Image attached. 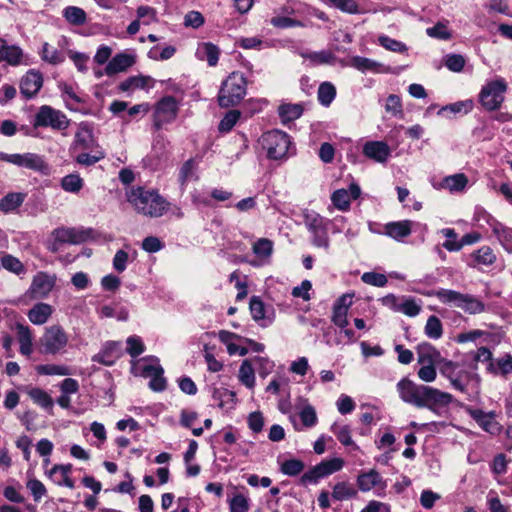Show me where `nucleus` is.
Segmentation results:
<instances>
[{"label":"nucleus","instance_id":"3","mask_svg":"<svg viewBox=\"0 0 512 512\" xmlns=\"http://www.w3.org/2000/svg\"><path fill=\"white\" fill-rule=\"evenodd\" d=\"M246 94V79L240 72L231 73L223 82L218 95L221 107L237 105Z\"/></svg>","mask_w":512,"mask_h":512},{"label":"nucleus","instance_id":"16","mask_svg":"<svg viewBox=\"0 0 512 512\" xmlns=\"http://www.w3.org/2000/svg\"><path fill=\"white\" fill-rule=\"evenodd\" d=\"M357 486L362 492H369L375 489L377 496H383L387 484L382 476L376 470L372 469L358 475Z\"/></svg>","mask_w":512,"mask_h":512},{"label":"nucleus","instance_id":"29","mask_svg":"<svg viewBox=\"0 0 512 512\" xmlns=\"http://www.w3.org/2000/svg\"><path fill=\"white\" fill-rule=\"evenodd\" d=\"M154 83V79L150 76H131L119 84V89L123 92L137 89L149 90L154 87Z\"/></svg>","mask_w":512,"mask_h":512},{"label":"nucleus","instance_id":"35","mask_svg":"<svg viewBox=\"0 0 512 512\" xmlns=\"http://www.w3.org/2000/svg\"><path fill=\"white\" fill-rule=\"evenodd\" d=\"M350 66L359 70L362 73L372 71V72H387L388 68H385L381 63L376 62L372 59L361 57V56H353L350 59Z\"/></svg>","mask_w":512,"mask_h":512},{"label":"nucleus","instance_id":"10","mask_svg":"<svg viewBox=\"0 0 512 512\" xmlns=\"http://www.w3.org/2000/svg\"><path fill=\"white\" fill-rule=\"evenodd\" d=\"M69 337L62 326L58 324L45 328L40 338V344L46 354H58L65 351Z\"/></svg>","mask_w":512,"mask_h":512},{"label":"nucleus","instance_id":"57","mask_svg":"<svg viewBox=\"0 0 512 512\" xmlns=\"http://www.w3.org/2000/svg\"><path fill=\"white\" fill-rule=\"evenodd\" d=\"M36 371L40 375H70V369L65 365L43 364L36 366Z\"/></svg>","mask_w":512,"mask_h":512},{"label":"nucleus","instance_id":"20","mask_svg":"<svg viewBox=\"0 0 512 512\" xmlns=\"http://www.w3.org/2000/svg\"><path fill=\"white\" fill-rule=\"evenodd\" d=\"M43 85V76L39 71L29 70L20 81V92L25 98L34 97Z\"/></svg>","mask_w":512,"mask_h":512},{"label":"nucleus","instance_id":"62","mask_svg":"<svg viewBox=\"0 0 512 512\" xmlns=\"http://www.w3.org/2000/svg\"><path fill=\"white\" fill-rule=\"evenodd\" d=\"M304 463L299 459H289L282 463L281 472L288 476L299 475L304 469Z\"/></svg>","mask_w":512,"mask_h":512},{"label":"nucleus","instance_id":"30","mask_svg":"<svg viewBox=\"0 0 512 512\" xmlns=\"http://www.w3.org/2000/svg\"><path fill=\"white\" fill-rule=\"evenodd\" d=\"M198 60L206 61L209 66H216L219 60L220 50L211 42H203L198 44L196 53Z\"/></svg>","mask_w":512,"mask_h":512},{"label":"nucleus","instance_id":"55","mask_svg":"<svg viewBox=\"0 0 512 512\" xmlns=\"http://www.w3.org/2000/svg\"><path fill=\"white\" fill-rule=\"evenodd\" d=\"M425 334L430 339H439L443 334V327L440 319L431 315L425 325Z\"/></svg>","mask_w":512,"mask_h":512},{"label":"nucleus","instance_id":"22","mask_svg":"<svg viewBox=\"0 0 512 512\" xmlns=\"http://www.w3.org/2000/svg\"><path fill=\"white\" fill-rule=\"evenodd\" d=\"M361 194L360 187L352 183L349 189H338L331 195L333 205L341 211H347L350 207L351 199H357Z\"/></svg>","mask_w":512,"mask_h":512},{"label":"nucleus","instance_id":"44","mask_svg":"<svg viewBox=\"0 0 512 512\" xmlns=\"http://www.w3.org/2000/svg\"><path fill=\"white\" fill-rule=\"evenodd\" d=\"M238 379L249 389L255 386V372L249 360H244L240 365Z\"/></svg>","mask_w":512,"mask_h":512},{"label":"nucleus","instance_id":"52","mask_svg":"<svg viewBox=\"0 0 512 512\" xmlns=\"http://www.w3.org/2000/svg\"><path fill=\"white\" fill-rule=\"evenodd\" d=\"M474 107V103L471 99L464 100V101H458L452 104H449L445 107H442L438 114H442L444 112H450L453 114H467L470 111H472Z\"/></svg>","mask_w":512,"mask_h":512},{"label":"nucleus","instance_id":"15","mask_svg":"<svg viewBox=\"0 0 512 512\" xmlns=\"http://www.w3.org/2000/svg\"><path fill=\"white\" fill-rule=\"evenodd\" d=\"M99 144L94 136L93 127L87 122H81L78 125L77 131L74 136L71 150H94L99 148Z\"/></svg>","mask_w":512,"mask_h":512},{"label":"nucleus","instance_id":"23","mask_svg":"<svg viewBox=\"0 0 512 512\" xmlns=\"http://www.w3.org/2000/svg\"><path fill=\"white\" fill-rule=\"evenodd\" d=\"M135 63V56L129 53L116 54L106 65L105 73L109 76L123 72Z\"/></svg>","mask_w":512,"mask_h":512},{"label":"nucleus","instance_id":"2","mask_svg":"<svg viewBox=\"0 0 512 512\" xmlns=\"http://www.w3.org/2000/svg\"><path fill=\"white\" fill-rule=\"evenodd\" d=\"M127 201L134 210L146 217H162L170 208L168 202L156 189L132 187L126 194Z\"/></svg>","mask_w":512,"mask_h":512},{"label":"nucleus","instance_id":"63","mask_svg":"<svg viewBox=\"0 0 512 512\" xmlns=\"http://www.w3.org/2000/svg\"><path fill=\"white\" fill-rule=\"evenodd\" d=\"M445 66L452 72H461L465 66V58L460 54H448L445 57Z\"/></svg>","mask_w":512,"mask_h":512},{"label":"nucleus","instance_id":"6","mask_svg":"<svg viewBox=\"0 0 512 512\" xmlns=\"http://www.w3.org/2000/svg\"><path fill=\"white\" fill-rule=\"evenodd\" d=\"M141 377L149 378L148 386L155 392H162L166 389L167 381L164 377V369L159 364V359L149 356L137 361L134 367Z\"/></svg>","mask_w":512,"mask_h":512},{"label":"nucleus","instance_id":"50","mask_svg":"<svg viewBox=\"0 0 512 512\" xmlns=\"http://www.w3.org/2000/svg\"><path fill=\"white\" fill-rule=\"evenodd\" d=\"M302 113L303 109L299 104H285L279 107V115L283 122H290L298 119Z\"/></svg>","mask_w":512,"mask_h":512},{"label":"nucleus","instance_id":"33","mask_svg":"<svg viewBox=\"0 0 512 512\" xmlns=\"http://www.w3.org/2000/svg\"><path fill=\"white\" fill-rule=\"evenodd\" d=\"M473 419L487 432L497 434L500 432V425L494 418V413H485L482 410L471 412Z\"/></svg>","mask_w":512,"mask_h":512},{"label":"nucleus","instance_id":"41","mask_svg":"<svg viewBox=\"0 0 512 512\" xmlns=\"http://www.w3.org/2000/svg\"><path fill=\"white\" fill-rule=\"evenodd\" d=\"M63 17L65 20L72 24L81 26L86 23L87 21V14L86 12L77 6H67L64 8L62 12Z\"/></svg>","mask_w":512,"mask_h":512},{"label":"nucleus","instance_id":"39","mask_svg":"<svg viewBox=\"0 0 512 512\" xmlns=\"http://www.w3.org/2000/svg\"><path fill=\"white\" fill-rule=\"evenodd\" d=\"M196 170L197 163L195 162L194 159H188L181 166L179 170L178 180L182 192L185 191L186 185L190 180L197 179Z\"/></svg>","mask_w":512,"mask_h":512},{"label":"nucleus","instance_id":"24","mask_svg":"<svg viewBox=\"0 0 512 512\" xmlns=\"http://www.w3.org/2000/svg\"><path fill=\"white\" fill-rule=\"evenodd\" d=\"M23 50L16 45H8L6 40L0 38V62H7L11 66H17L22 63Z\"/></svg>","mask_w":512,"mask_h":512},{"label":"nucleus","instance_id":"48","mask_svg":"<svg viewBox=\"0 0 512 512\" xmlns=\"http://www.w3.org/2000/svg\"><path fill=\"white\" fill-rule=\"evenodd\" d=\"M331 431L337 437L338 441L344 446H353L354 449H358V446L354 443L351 437V429L348 425H337L334 424L331 427Z\"/></svg>","mask_w":512,"mask_h":512},{"label":"nucleus","instance_id":"56","mask_svg":"<svg viewBox=\"0 0 512 512\" xmlns=\"http://www.w3.org/2000/svg\"><path fill=\"white\" fill-rule=\"evenodd\" d=\"M94 153H80L76 156L75 161L83 166H92L105 157L104 151L99 147L92 150Z\"/></svg>","mask_w":512,"mask_h":512},{"label":"nucleus","instance_id":"4","mask_svg":"<svg viewBox=\"0 0 512 512\" xmlns=\"http://www.w3.org/2000/svg\"><path fill=\"white\" fill-rule=\"evenodd\" d=\"M266 156L271 160H281L288 156L291 140L287 133L271 130L262 134L259 139Z\"/></svg>","mask_w":512,"mask_h":512},{"label":"nucleus","instance_id":"36","mask_svg":"<svg viewBox=\"0 0 512 512\" xmlns=\"http://www.w3.org/2000/svg\"><path fill=\"white\" fill-rule=\"evenodd\" d=\"M213 400L217 403L219 408L224 410H231L236 403V394L227 388H214L212 393Z\"/></svg>","mask_w":512,"mask_h":512},{"label":"nucleus","instance_id":"19","mask_svg":"<svg viewBox=\"0 0 512 512\" xmlns=\"http://www.w3.org/2000/svg\"><path fill=\"white\" fill-rule=\"evenodd\" d=\"M252 252L255 259L249 261L250 265L254 267L266 265L273 254V242L267 238H260L253 243Z\"/></svg>","mask_w":512,"mask_h":512},{"label":"nucleus","instance_id":"14","mask_svg":"<svg viewBox=\"0 0 512 512\" xmlns=\"http://www.w3.org/2000/svg\"><path fill=\"white\" fill-rule=\"evenodd\" d=\"M179 102L173 96L160 99L155 107L154 124L160 128L165 123L172 122L178 114Z\"/></svg>","mask_w":512,"mask_h":512},{"label":"nucleus","instance_id":"51","mask_svg":"<svg viewBox=\"0 0 512 512\" xmlns=\"http://www.w3.org/2000/svg\"><path fill=\"white\" fill-rule=\"evenodd\" d=\"M303 58L308 59L314 65L331 64L335 60V56L332 52L322 50L318 52L302 53Z\"/></svg>","mask_w":512,"mask_h":512},{"label":"nucleus","instance_id":"49","mask_svg":"<svg viewBox=\"0 0 512 512\" xmlns=\"http://www.w3.org/2000/svg\"><path fill=\"white\" fill-rule=\"evenodd\" d=\"M304 223L308 231L312 232L326 226L328 221L315 211H306L304 213Z\"/></svg>","mask_w":512,"mask_h":512},{"label":"nucleus","instance_id":"59","mask_svg":"<svg viewBox=\"0 0 512 512\" xmlns=\"http://www.w3.org/2000/svg\"><path fill=\"white\" fill-rule=\"evenodd\" d=\"M378 43L386 50L392 52L405 53L407 51V46L403 42H400L396 39H392L386 35L379 36Z\"/></svg>","mask_w":512,"mask_h":512},{"label":"nucleus","instance_id":"11","mask_svg":"<svg viewBox=\"0 0 512 512\" xmlns=\"http://www.w3.org/2000/svg\"><path fill=\"white\" fill-rule=\"evenodd\" d=\"M0 161L13 164L15 166L30 169L43 174H48L49 166L44 161L43 157L35 153H23V154H8L0 152Z\"/></svg>","mask_w":512,"mask_h":512},{"label":"nucleus","instance_id":"5","mask_svg":"<svg viewBox=\"0 0 512 512\" xmlns=\"http://www.w3.org/2000/svg\"><path fill=\"white\" fill-rule=\"evenodd\" d=\"M436 296L442 303L452 304L471 315L483 313L486 309L485 304L477 297L455 290L440 289L436 292Z\"/></svg>","mask_w":512,"mask_h":512},{"label":"nucleus","instance_id":"18","mask_svg":"<svg viewBox=\"0 0 512 512\" xmlns=\"http://www.w3.org/2000/svg\"><path fill=\"white\" fill-rule=\"evenodd\" d=\"M441 232L446 238H453V241H445L443 243V247L451 252L459 251L463 246L475 244L481 239V235L478 232L467 233L460 241H457V234L454 229L445 228Z\"/></svg>","mask_w":512,"mask_h":512},{"label":"nucleus","instance_id":"21","mask_svg":"<svg viewBox=\"0 0 512 512\" xmlns=\"http://www.w3.org/2000/svg\"><path fill=\"white\" fill-rule=\"evenodd\" d=\"M362 152L364 156L378 163H386L391 156L390 147L383 141H367Z\"/></svg>","mask_w":512,"mask_h":512},{"label":"nucleus","instance_id":"64","mask_svg":"<svg viewBox=\"0 0 512 512\" xmlns=\"http://www.w3.org/2000/svg\"><path fill=\"white\" fill-rule=\"evenodd\" d=\"M230 512H248L249 500L243 494L235 495L229 502Z\"/></svg>","mask_w":512,"mask_h":512},{"label":"nucleus","instance_id":"45","mask_svg":"<svg viewBox=\"0 0 512 512\" xmlns=\"http://www.w3.org/2000/svg\"><path fill=\"white\" fill-rule=\"evenodd\" d=\"M24 195L22 193H9L0 201V211L9 213L22 205Z\"/></svg>","mask_w":512,"mask_h":512},{"label":"nucleus","instance_id":"46","mask_svg":"<svg viewBox=\"0 0 512 512\" xmlns=\"http://www.w3.org/2000/svg\"><path fill=\"white\" fill-rule=\"evenodd\" d=\"M473 377L474 376L471 372L459 368L449 381L454 389L465 393L467 391L468 383Z\"/></svg>","mask_w":512,"mask_h":512},{"label":"nucleus","instance_id":"8","mask_svg":"<svg viewBox=\"0 0 512 512\" xmlns=\"http://www.w3.org/2000/svg\"><path fill=\"white\" fill-rule=\"evenodd\" d=\"M87 234L83 230L71 227H59L54 229L46 241V248L57 253L63 244H79L85 241Z\"/></svg>","mask_w":512,"mask_h":512},{"label":"nucleus","instance_id":"25","mask_svg":"<svg viewBox=\"0 0 512 512\" xmlns=\"http://www.w3.org/2000/svg\"><path fill=\"white\" fill-rule=\"evenodd\" d=\"M496 261V255L489 246H482L473 251L468 258V265L473 268L490 266Z\"/></svg>","mask_w":512,"mask_h":512},{"label":"nucleus","instance_id":"53","mask_svg":"<svg viewBox=\"0 0 512 512\" xmlns=\"http://www.w3.org/2000/svg\"><path fill=\"white\" fill-rule=\"evenodd\" d=\"M493 234L497 237L503 248L509 253L512 252V228L505 226L500 223V227H497V231H493Z\"/></svg>","mask_w":512,"mask_h":512},{"label":"nucleus","instance_id":"38","mask_svg":"<svg viewBox=\"0 0 512 512\" xmlns=\"http://www.w3.org/2000/svg\"><path fill=\"white\" fill-rule=\"evenodd\" d=\"M39 55L41 60L50 65H59L65 61L64 53L48 42L43 43Z\"/></svg>","mask_w":512,"mask_h":512},{"label":"nucleus","instance_id":"47","mask_svg":"<svg viewBox=\"0 0 512 512\" xmlns=\"http://www.w3.org/2000/svg\"><path fill=\"white\" fill-rule=\"evenodd\" d=\"M302 401L304 404L299 412V417L302 422V425L306 428L314 427L318 422L316 410L312 405L308 403L307 400Z\"/></svg>","mask_w":512,"mask_h":512},{"label":"nucleus","instance_id":"37","mask_svg":"<svg viewBox=\"0 0 512 512\" xmlns=\"http://www.w3.org/2000/svg\"><path fill=\"white\" fill-rule=\"evenodd\" d=\"M473 221L479 228H485V226H487L492 232L497 231V227L499 228L501 223L483 207L475 208Z\"/></svg>","mask_w":512,"mask_h":512},{"label":"nucleus","instance_id":"17","mask_svg":"<svg viewBox=\"0 0 512 512\" xmlns=\"http://www.w3.org/2000/svg\"><path fill=\"white\" fill-rule=\"evenodd\" d=\"M56 282V276L46 272H38L32 279L29 292L33 298H44L53 289Z\"/></svg>","mask_w":512,"mask_h":512},{"label":"nucleus","instance_id":"43","mask_svg":"<svg viewBox=\"0 0 512 512\" xmlns=\"http://www.w3.org/2000/svg\"><path fill=\"white\" fill-rule=\"evenodd\" d=\"M357 490L348 482H339L333 487L332 497L344 501L356 497Z\"/></svg>","mask_w":512,"mask_h":512},{"label":"nucleus","instance_id":"9","mask_svg":"<svg viewBox=\"0 0 512 512\" xmlns=\"http://www.w3.org/2000/svg\"><path fill=\"white\" fill-rule=\"evenodd\" d=\"M70 125L68 117L49 105L41 106L34 118V127H49L53 130H66Z\"/></svg>","mask_w":512,"mask_h":512},{"label":"nucleus","instance_id":"61","mask_svg":"<svg viewBox=\"0 0 512 512\" xmlns=\"http://www.w3.org/2000/svg\"><path fill=\"white\" fill-rule=\"evenodd\" d=\"M327 3L335 7L342 12L348 13V14H357L359 13V7L355 0H326Z\"/></svg>","mask_w":512,"mask_h":512},{"label":"nucleus","instance_id":"54","mask_svg":"<svg viewBox=\"0 0 512 512\" xmlns=\"http://www.w3.org/2000/svg\"><path fill=\"white\" fill-rule=\"evenodd\" d=\"M336 96V89L330 82H324L318 89V100L323 106H329Z\"/></svg>","mask_w":512,"mask_h":512},{"label":"nucleus","instance_id":"60","mask_svg":"<svg viewBox=\"0 0 512 512\" xmlns=\"http://www.w3.org/2000/svg\"><path fill=\"white\" fill-rule=\"evenodd\" d=\"M1 264H2L3 268H5L6 270L13 272L17 275L25 272V268H24V265L22 264V262L18 258L14 257L12 255H9V254L4 255L1 258Z\"/></svg>","mask_w":512,"mask_h":512},{"label":"nucleus","instance_id":"7","mask_svg":"<svg viewBox=\"0 0 512 512\" xmlns=\"http://www.w3.org/2000/svg\"><path fill=\"white\" fill-rule=\"evenodd\" d=\"M506 91L507 83L503 78L487 81L479 93V102L488 111L497 110L504 102Z\"/></svg>","mask_w":512,"mask_h":512},{"label":"nucleus","instance_id":"42","mask_svg":"<svg viewBox=\"0 0 512 512\" xmlns=\"http://www.w3.org/2000/svg\"><path fill=\"white\" fill-rule=\"evenodd\" d=\"M218 338L226 346L229 355H236L239 348L236 342L244 341V338L240 335L227 330H220L218 332Z\"/></svg>","mask_w":512,"mask_h":512},{"label":"nucleus","instance_id":"34","mask_svg":"<svg viewBox=\"0 0 512 512\" xmlns=\"http://www.w3.org/2000/svg\"><path fill=\"white\" fill-rule=\"evenodd\" d=\"M53 313V308L47 303H37L27 313L28 319L35 325H43Z\"/></svg>","mask_w":512,"mask_h":512},{"label":"nucleus","instance_id":"31","mask_svg":"<svg viewBox=\"0 0 512 512\" xmlns=\"http://www.w3.org/2000/svg\"><path fill=\"white\" fill-rule=\"evenodd\" d=\"M467 185V176L464 173H457L444 177L438 187L455 194L462 193L466 189Z\"/></svg>","mask_w":512,"mask_h":512},{"label":"nucleus","instance_id":"26","mask_svg":"<svg viewBox=\"0 0 512 512\" xmlns=\"http://www.w3.org/2000/svg\"><path fill=\"white\" fill-rule=\"evenodd\" d=\"M486 371L493 376L506 378L512 374V355L504 354L496 359L493 358L492 363L486 366Z\"/></svg>","mask_w":512,"mask_h":512},{"label":"nucleus","instance_id":"40","mask_svg":"<svg viewBox=\"0 0 512 512\" xmlns=\"http://www.w3.org/2000/svg\"><path fill=\"white\" fill-rule=\"evenodd\" d=\"M27 394L35 404L46 410H52L54 404L53 399L43 389L37 387L30 388Z\"/></svg>","mask_w":512,"mask_h":512},{"label":"nucleus","instance_id":"28","mask_svg":"<svg viewBox=\"0 0 512 512\" xmlns=\"http://www.w3.org/2000/svg\"><path fill=\"white\" fill-rule=\"evenodd\" d=\"M117 342H107L102 350L93 356L94 362L101 363L106 366L113 365L116 360L120 357V348Z\"/></svg>","mask_w":512,"mask_h":512},{"label":"nucleus","instance_id":"12","mask_svg":"<svg viewBox=\"0 0 512 512\" xmlns=\"http://www.w3.org/2000/svg\"><path fill=\"white\" fill-rule=\"evenodd\" d=\"M343 466L344 460L339 457L323 460L301 476V483H317L319 479L340 471Z\"/></svg>","mask_w":512,"mask_h":512},{"label":"nucleus","instance_id":"58","mask_svg":"<svg viewBox=\"0 0 512 512\" xmlns=\"http://www.w3.org/2000/svg\"><path fill=\"white\" fill-rule=\"evenodd\" d=\"M61 187L66 192L77 193L83 187V179L77 174L66 175L61 181Z\"/></svg>","mask_w":512,"mask_h":512},{"label":"nucleus","instance_id":"13","mask_svg":"<svg viewBox=\"0 0 512 512\" xmlns=\"http://www.w3.org/2000/svg\"><path fill=\"white\" fill-rule=\"evenodd\" d=\"M439 352L430 345L423 347L418 355V362L422 365L417 375L423 382H433L437 377L434 362L439 357Z\"/></svg>","mask_w":512,"mask_h":512},{"label":"nucleus","instance_id":"27","mask_svg":"<svg viewBox=\"0 0 512 512\" xmlns=\"http://www.w3.org/2000/svg\"><path fill=\"white\" fill-rule=\"evenodd\" d=\"M15 331L20 346V353L29 357L33 352V335L31 329L27 325L16 323Z\"/></svg>","mask_w":512,"mask_h":512},{"label":"nucleus","instance_id":"32","mask_svg":"<svg viewBox=\"0 0 512 512\" xmlns=\"http://www.w3.org/2000/svg\"><path fill=\"white\" fill-rule=\"evenodd\" d=\"M412 226L413 222L410 220L390 222L385 225V234L400 241L411 234Z\"/></svg>","mask_w":512,"mask_h":512},{"label":"nucleus","instance_id":"1","mask_svg":"<svg viewBox=\"0 0 512 512\" xmlns=\"http://www.w3.org/2000/svg\"><path fill=\"white\" fill-rule=\"evenodd\" d=\"M399 398L416 408L428 409L433 413L447 407L453 396L432 386L417 384L409 378H402L396 385Z\"/></svg>","mask_w":512,"mask_h":512}]
</instances>
